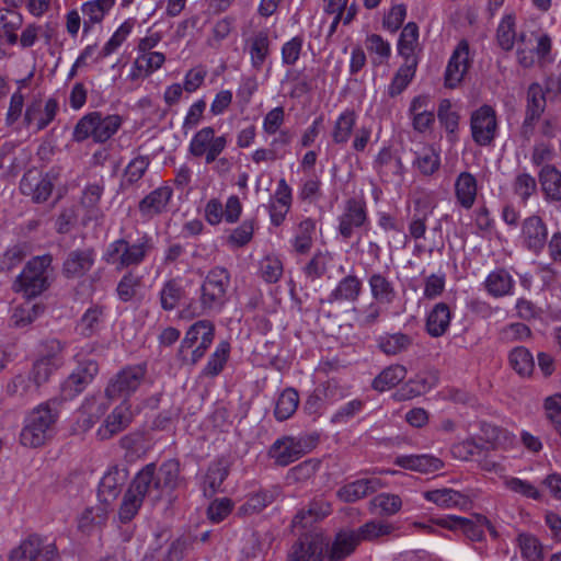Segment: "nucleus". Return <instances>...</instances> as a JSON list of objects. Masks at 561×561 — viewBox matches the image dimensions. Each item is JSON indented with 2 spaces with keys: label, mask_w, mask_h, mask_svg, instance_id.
I'll return each mask as SVG.
<instances>
[{
  "label": "nucleus",
  "mask_w": 561,
  "mask_h": 561,
  "mask_svg": "<svg viewBox=\"0 0 561 561\" xmlns=\"http://www.w3.org/2000/svg\"><path fill=\"white\" fill-rule=\"evenodd\" d=\"M58 400H48L35 407L25 417L20 433L24 447L37 448L46 444L55 432L59 419Z\"/></svg>",
  "instance_id": "obj_1"
},
{
  "label": "nucleus",
  "mask_w": 561,
  "mask_h": 561,
  "mask_svg": "<svg viewBox=\"0 0 561 561\" xmlns=\"http://www.w3.org/2000/svg\"><path fill=\"white\" fill-rule=\"evenodd\" d=\"M153 250V238L148 233H142L134 242L125 238L114 240L107 245L102 259L115 270L123 271L141 265Z\"/></svg>",
  "instance_id": "obj_2"
},
{
  "label": "nucleus",
  "mask_w": 561,
  "mask_h": 561,
  "mask_svg": "<svg viewBox=\"0 0 561 561\" xmlns=\"http://www.w3.org/2000/svg\"><path fill=\"white\" fill-rule=\"evenodd\" d=\"M231 285V275L224 266L211 267L202 282L199 288V310L193 316L220 312L228 301V290Z\"/></svg>",
  "instance_id": "obj_3"
},
{
  "label": "nucleus",
  "mask_w": 561,
  "mask_h": 561,
  "mask_svg": "<svg viewBox=\"0 0 561 561\" xmlns=\"http://www.w3.org/2000/svg\"><path fill=\"white\" fill-rule=\"evenodd\" d=\"M123 117L118 114L104 115L94 111L83 115L76 124L72 140L82 142L92 138L94 142L104 144L122 127Z\"/></svg>",
  "instance_id": "obj_4"
},
{
  "label": "nucleus",
  "mask_w": 561,
  "mask_h": 561,
  "mask_svg": "<svg viewBox=\"0 0 561 561\" xmlns=\"http://www.w3.org/2000/svg\"><path fill=\"white\" fill-rule=\"evenodd\" d=\"M53 257L49 254L34 256L24 266L14 283V290L32 298L42 294L48 287L47 271Z\"/></svg>",
  "instance_id": "obj_5"
},
{
  "label": "nucleus",
  "mask_w": 561,
  "mask_h": 561,
  "mask_svg": "<svg viewBox=\"0 0 561 561\" xmlns=\"http://www.w3.org/2000/svg\"><path fill=\"white\" fill-rule=\"evenodd\" d=\"M147 376V364L138 363L124 366L107 382L104 393L110 400H127L142 385Z\"/></svg>",
  "instance_id": "obj_6"
},
{
  "label": "nucleus",
  "mask_w": 561,
  "mask_h": 561,
  "mask_svg": "<svg viewBox=\"0 0 561 561\" xmlns=\"http://www.w3.org/2000/svg\"><path fill=\"white\" fill-rule=\"evenodd\" d=\"M227 146L228 137L226 135L218 136L214 127L205 126L192 136L187 152L196 159H203L206 164H211L226 150Z\"/></svg>",
  "instance_id": "obj_7"
},
{
  "label": "nucleus",
  "mask_w": 561,
  "mask_h": 561,
  "mask_svg": "<svg viewBox=\"0 0 561 561\" xmlns=\"http://www.w3.org/2000/svg\"><path fill=\"white\" fill-rule=\"evenodd\" d=\"M470 131L472 140L478 146H492L499 134L496 111L488 104L474 110L470 116Z\"/></svg>",
  "instance_id": "obj_8"
},
{
  "label": "nucleus",
  "mask_w": 561,
  "mask_h": 561,
  "mask_svg": "<svg viewBox=\"0 0 561 561\" xmlns=\"http://www.w3.org/2000/svg\"><path fill=\"white\" fill-rule=\"evenodd\" d=\"M337 231L344 240H350L355 230L368 222L367 205L364 197H351L345 201L337 217Z\"/></svg>",
  "instance_id": "obj_9"
},
{
  "label": "nucleus",
  "mask_w": 561,
  "mask_h": 561,
  "mask_svg": "<svg viewBox=\"0 0 561 561\" xmlns=\"http://www.w3.org/2000/svg\"><path fill=\"white\" fill-rule=\"evenodd\" d=\"M57 556L55 543L32 535L11 551L8 561H55Z\"/></svg>",
  "instance_id": "obj_10"
},
{
  "label": "nucleus",
  "mask_w": 561,
  "mask_h": 561,
  "mask_svg": "<svg viewBox=\"0 0 561 561\" xmlns=\"http://www.w3.org/2000/svg\"><path fill=\"white\" fill-rule=\"evenodd\" d=\"M520 244L535 255H539L548 241V226L539 215L526 217L520 225Z\"/></svg>",
  "instance_id": "obj_11"
},
{
  "label": "nucleus",
  "mask_w": 561,
  "mask_h": 561,
  "mask_svg": "<svg viewBox=\"0 0 561 561\" xmlns=\"http://www.w3.org/2000/svg\"><path fill=\"white\" fill-rule=\"evenodd\" d=\"M59 103L49 98L46 101L33 99L25 108L23 122L26 127H34L36 131L45 129L56 117Z\"/></svg>",
  "instance_id": "obj_12"
},
{
  "label": "nucleus",
  "mask_w": 561,
  "mask_h": 561,
  "mask_svg": "<svg viewBox=\"0 0 561 561\" xmlns=\"http://www.w3.org/2000/svg\"><path fill=\"white\" fill-rule=\"evenodd\" d=\"M324 539L320 534L301 535L290 547L287 561H323Z\"/></svg>",
  "instance_id": "obj_13"
},
{
  "label": "nucleus",
  "mask_w": 561,
  "mask_h": 561,
  "mask_svg": "<svg viewBox=\"0 0 561 561\" xmlns=\"http://www.w3.org/2000/svg\"><path fill=\"white\" fill-rule=\"evenodd\" d=\"M99 373V364L89 359L82 362L61 383V394L70 400L80 394Z\"/></svg>",
  "instance_id": "obj_14"
},
{
  "label": "nucleus",
  "mask_w": 561,
  "mask_h": 561,
  "mask_svg": "<svg viewBox=\"0 0 561 561\" xmlns=\"http://www.w3.org/2000/svg\"><path fill=\"white\" fill-rule=\"evenodd\" d=\"M374 169L383 183L401 185L405 168L401 158L390 148L383 147L374 160Z\"/></svg>",
  "instance_id": "obj_15"
},
{
  "label": "nucleus",
  "mask_w": 561,
  "mask_h": 561,
  "mask_svg": "<svg viewBox=\"0 0 561 561\" xmlns=\"http://www.w3.org/2000/svg\"><path fill=\"white\" fill-rule=\"evenodd\" d=\"M436 525L449 529L461 530L470 540L480 541L483 539V527L495 533L492 524L486 517H478L476 520L460 516L448 515L435 520Z\"/></svg>",
  "instance_id": "obj_16"
},
{
  "label": "nucleus",
  "mask_w": 561,
  "mask_h": 561,
  "mask_svg": "<svg viewBox=\"0 0 561 561\" xmlns=\"http://www.w3.org/2000/svg\"><path fill=\"white\" fill-rule=\"evenodd\" d=\"M244 51L249 54L251 67L261 71L271 55L270 31L262 28L245 37Z\"/></svg>",
  "instance_id": "obj_17"
},
{
  "label": "nucleus",
  "mask_w": 561,
  "mask_h": 561,
  "mask_svg": "<svg viewBox=\"0 0 561 561\" xmlns=\"http://www.w3.org/2000/svg\"><path fill=\"white\" fill-rule=\"evenodd\" d=\"M293 204V188L284 178L277 182V187L272 195L267 210L271 224L279 227L286 220L287 214L290 211Z\"/></svg>",
  "instance_id": "obj_18"
},
{
  "label": "nucleus",
  "mask_w": 561,
  "mask_h": 561,
  "mask_svg": "<svg viewBox=\"0 0 561 561\" xmlns=\"http://www.w3.org/2000/svg\"><path fill=\"white\" fill-rule=\"evenodd\" d=\"M54 188V183L48 174L36 170L27 171L20 182V191L35 203H43L48 199Z\"/></svg>",
  "instance_id": "obj_19"
},
{
  "label": "nucleus",
  "mask_w": 561,
  "mask_h": 561,
  "mask_svg": "<svg viewBox=\"0 0 561 561\" xmlns=\"http://www.w3.org/2000/svg\"><path fill=\"white\" fill-rule=\"evenodd\" d=\"M469 44L461 41L453 51L445 71V85L456 88L463 79L470 67Z\"/></svg>",
  "instance_id": "obj_20"
},
{
  "label": "nucleus",
  "mask_w": 561,
  "mask_h": 561,
  "mask_svg": "<svg viewBox=\"0 0 561 561\" xmlns=\"http://www.w3.org/2000/svg\"><path fill=\"white\" fill-rule=\"evenodd\" d=\"M133 420L130 404L127 400H123L106 416L103 424L99 427L96 435L100 439L106 440L123 432Z\"/></svg>",
  "instance_id": "obj_21"
},
{
  "label": "nucleus",
  "mask_w": 561,
  "mask_h": 561,
  "mask_svg": "<svg viewBox=\"0 0 561 561\" xmlns=\"http://www.w3.org/2000/svg\"><path fill=\"white\" fill-rule=\"evenodd\" d=\"M172 196L173 190L168 185L159 186L150 192L138 204V210L141 217L152 219L156 216L167 213Z\"/></svg>",
  "instance_id": "obj_22"
},
{
  "label": "nucleus",
  "mask_w": 561,
  "mask_h": 561,
  "mask_svg": "<svg viewBox=\"0 0 561 561\" xmlns=\"http://www.w3.org/2000/svg\"><path fill=\"white\" fill-rule=\"evenodd\" d=\"M156 465H146L133 479L129 488L138 495L148 497L153 504L161 500L162 493L159 488V481L156 478Z\"/></svg>",
  "instance_id": "obj_23"
},
{
  "label": "nucleus",
  "mask_w": 561,
  "mask_h": 561,
  "mask_svg": "<svg viewBox=\"0 0 561 561\" xmlns=\"http://www.w3.org/2000/svg\"><path fill=\"white\" fill-rule=\"evenodd\" d=\"M306 450L300 439L283 437L273 443L268 456L278 466H288L305 455Z\"/></svg>",
  "instance_id": "obj_24"
},
{
  "label": "nucleus",
  "mask_w": 561,
  "mask_h": 561,
  "mask_svg": "<svg viewBox=\"0 0 561 561\" xmlns=\"http://www.w3.org/2000/svg\"><path fill=\"white\" fill-rule=\"evenodd\" d=\"M108 404L101 398H85L76 414V430L79 432H88L96 422L105 414Z\"/></svg>",
  "instance_id": "obj_25"
},
{
  "label": "nucleus",
  "mask_w": 561,
  "mask_h": 561,
  "mask_svg": "<svg viewBox=\"0 0 561 561\" xmlns=\"http://www.w3.org/2000/svg\"><path fill=\"white\" fill-rule=\"evenodd\" d=\"M375 341L380 353L388 357H396L408 353L413 346L414 339L408 333L397 331L382 332Z\"/></svg>",
  "instance_id": "obj_26"
},
{
  "label": "nucleus",
  "mask_w": 561,
  "mask_h": 561,
  "mask_svg": "<svg viewBox=\"0 0 561 561\" xmlns=\"http://www.w3.org/2000/svg\"><path fill=\"white\" fill-rule=\"evenodd\" d=\"M363 290V282L355 274H348L342 277L336 286L327 297V302L333 304H354L358 300Z\"/></svg>",
  "instance_id": "obj_27"
},
{
  "label": "nucleus",
  "mask_w": 561,
  "mask_h": 561,
  "mask_svg": "<svg viewBox=\"0 0 561 561\" xmlns=\"http://www.w3.org/2000/svg\"><path fill=\"white\" fill-rule=\"evenodd\" d=\"M368 286L371 298L380 305L390 306L398 296V290L393 280L388 274L374 272L368 277Z\"/></svg>",
  "instance_id": "obj_28"
},
{
  "label": "nucleus",
  "mask_w": 561,
  "mask_h": 561,
  "mask_svg": "<svg viewBox=\"0 0 561 561\" xmlns=\"http://www.w3.org/2000/svg\"><path fill=\"white\" fill-rule=\"evenodd\" d=\"M164 62L165 55L163 53H140L133 61L128 79L133 82L144 80L159 70Z\"/></svg>",
  "instance_id": "obj_29"
},
{
  "label": "nucleus",
  "mask_w": 561,
  "mask_h": 561,
  "mask_svg": "<svg viewBox=\"0 0 561 561\" xmlns=\"http://www.w3.org/2000/svg\"><path fill=\"white\" fill-rule=\"evenodd\" d=\"M430 103L427 95H417L410 103L409 116L412 119L413 129L417 133L427 131L435 123L434 111L430 108Z\"/></svg>",
  "instance_id": "obj_30"
},
{
  "label": "nucleus",
  "mask_w": 561,
  "mask_h": 561,
  "mask_svg": "<svg viewBox=\"0 0 561 561\" xmlns=\"http://www.w3.org/2000/svg\"><path fill=\"white\" fill-rule=\"evenodd\" d=\"M538 181L546 202L561 203V171L556 165H542Z\"/></svg>",
  "instance_id": "obj_31"
},
{
  "label": "nucleus",
  "mask_w": 561,
  "mask_h": 561,
  "mask_svg": "<svg viewBox=\"0 0 561 561\" xmlns=\"http://www.w3.org/2000/svg\"><path fill=\"white\" fill-rule=\"evenodd\" d=\"M451 310L445 302H437L425 319V331L431 337H440L447 333L451 322Z\"/></svg>",
  "instance_id": "obj_32"
},
{
  "label": "nucleus",
  "mask_w": 561,
  "mask_h": 561,
  "mask_svg": "<svg viewBox=\"0 0 561 561\" xmlns=\"http://www.w3.org/2000/svg\"><path fill=\"white\" fill-rule=\"evenodd\" d=\"M393 463L403 469L420 473H433L444 467L442 459L428 454L398 456Z\"/></svg>",
  "instance_id": "obj_33"
},
{
  "label": "nucleus",
  "mask_w": 561,
  "mask_h": 561,
  "mask_svg": "<svg viewBox=\"0 0 561 561\" xmlns=\"http://www.w3.org/2000/svg\"><path fill=\"white\" fill-rule=\"evenodd\" d=\"M422 50L420 44V31L415 22H409L402 28L398 41V53L404 61H417V54Z\"/></svg>",
  "instance_id": "obj_34"
},
{
  "label": "nucleus",
  "mask_w": 561,
  "mask_h": 561,
  "mask_svg": "<svg viewBox=\"0 0 561 561\" xmlns=\"http://www.w3.org/2000/svg\"><path fill=\"white\" fill-rule=\"evenodd\" d=\"M381 486V482L377 478L359 479L341 486L336 496L344 503H353L376 492Z\"/></svg>",
  "instance_id": "obj_35"
},
{
  "label": "nucleus",
  "mask_w": 561,
  "mask_h": 561,
  "mask_svg": "<svg viewBox=\"0 0 561 561\" xmlns=\"http://www.w3.org/2000/svg\"><path fill=\"white\" fill-rule=\"evenodd\" d=\"M483 286L491 297L502 298L514 294L515 280L507 270L496 268L489 273Z\"/></svg>",
  "instance_id": "obj_36"
},
{
  "label": "nucleus",
  "mask_w": 561,
  "mask_h": 561,
  "mask_svg": "<svg viewBox=\"0 0 561 561\" xmlns=\"http://www.w3.org/2000/svg\"><path fill=\"white\" fill-rule=\"evenodd\" d=\"M454 191L456 201L462 208H472L478 195L477 178L470 172H460L455 180Z\"/></svg>",
  "instance_id": "obj_37"
},
{
  "label": "nucleus",
  "mask_w": 561,
  "mask_h": 561,
  "mask_svg": "<svg viewBox=\"0 0 561 561\" xmlns=\"http://www.w3.org/2000/svg\"><path fill=\"white\" fill-rule=\"evenodd\" d=\"M95 260L93 249H78L71 251L64 262V273L67 277H80L88 273Z\"/></svg>",
  "instance_id": "obj_38"
},
{
  "label": "nucleus",
  "mask_w": 561,
  "mask_h": 561,
  "mask_svg": "<svg viewBox=\"0 0 561 561\" xmlns=\"http://www.w3.org/2000/svg\"><path fill=\"white\" fill-rule=\"evenodd\" d=\"M327 546V561H344L358 546L356 536L352 530L339 531L331 545Z\"/></svg>",
  "instance_id": "obj_39"
},
{
  "label": "nucleus",
  "mask_w": 561,
  "mask_h": 561,
  "mask_svg": "<svg viewBox=\"0 0 561 561\" xmlns=\"http://www.w3.org/2000/svg\"><path fill=\"white\" fill-rule=\"evenodd\" d=\"M440 163V150L434 145H423L414 151L413 167L424 176L438 172Z\"/></svg>",
  "instance_id": "obj_40"
},
{
  "label": "nucleus",
  "mask_w": 561,
  "mask_h": 561,
  "mask_svg": "<svg viewBox=\"0 0 561 561\" xmlns=\"http://www.w3.org/2000/svg\"><path fill=\"white\" fill-rule=\"evenodd\" d=\"M230 471L229 461L224 458H217L210 462L204 478V492L206 495H214L221 491V485Z\"/></svg>",
  "instance_id": "obj_41"
},
{
  "label": "nucleus",
  "mask_w": 561,
  "mask_h": 561,
  "mask_svg": "<svg viewBox=\"0 0 561 561\" xmlns=\"http://www.w3.org/2000/svg\"><path fill=\"white\" fill-rule=\"evenodd\" d=\"M433 214V208L417 198L414 201L413 213L410 217L408 230L409 237L413 240H420L425 237L427 230V220Z\"/></svg>",
  "instance_id": "obj_42"
},
{
  "label": "nucleus",
  "mask_w": 561,
  "mask_h": 561,
  "mask_svg": "<svg viewBox=\"0 0 561 561\" xmlns=\"http://www.w3.org/2000/svg\"><path fill=\"white\" fill-rule=\"evenodd\" d=\"M316 233V221L312 218H305L294 228V236L290 240L291 247L298 254H307L313 245Z\"/></svg>",
  "instance_id": "obj_43"
},
{
  "label": "nucleus",
  "mask_w": 561,
  "mask_h": 561,
  "mask_svg": "<svg viewBox=\"0 0 561 561\" xmlns=\"http://www.w3.org/2000/svg\"><path fill=\"white\" fill-rule=\"evenodd\" d=\"M116 0H91L81 7L83 32L88 33L94 24L103 21Z\"/></svg>",
  "instance_id": "obj_44"
},
{
  "label": "nucleus",
  "mask_w": 561,
  "mask_h": 561,
  "mask_svg": "<svg viewBox=\"0 0 561 561\" xmlns=\"http://www.w3.org/2000/svg\"><path fill=\"white\" fill-rule=\"evenodd\" d=\"M423 496L442 508L466 507L469 504L467 495L447 488L426 491Z\"/></svg>",
  "instance_id": "obj_45"
},
{
  "label": "nucleus",
  "mask_w": 561,
  "mask_h": 561,
  "mask_svg": "<svg viewBox=\"0 0 561 561\" xmlns=\"http://www.w3.org/2000/svg\"><path fill=\"white\" fill-rule=\"evenodd\" d=\"M105 322V308L99 305H93L85 310L80 318L77 330L79 334L90 337L99 333Z\"/></svg>",
  "instance_id": "obj_46"
},
{
  "label": "nucleus",
  "mask_w": 561,
  "mask_h": 561,
  "mask_svg": "<svg viewBox=\"0 0 561 561\" xmlns=\"http://www.w3.org/2000/svg\"><path fill=\"white\" fill-rule=\"evenodd\" d=\"M364 43L373 67L388 64L391 56V44L387 39L379 34H369Z\"/></svg>",
  "instance_id": "obj_47"
},
{
  "label": "nucleus",
  "mask_w": 561,
  "mask_h": 561,
  "mask_svg": "<svg viewBox=\"0 0 561 561\" xmlns=\"http://www.w3.org/2000/svg\"><path fill=\"white\" fill-rule=\"evenodd\" d=\"M356 121L357 115L354 110H344L334 122L331 131L332 141L336 145H345L352 136Z\"/></svg>",
  "instance_id": "obj_48"
},
{
  "label": "nucleus",
  "mask_w": 561,
  "mask_h": 561,
  "mask_svg": "<svg viewBox=\"0 0 561 561\" xmlns=\"http://www.w3.org/2000/svg\"><path fill=\"white\" fill-rule=\"evenodd\" d=\"M156 478L157 481H159V488L162 494L164 490L173 492L183 482L180 476V462L175 459L164 461L158 472H156Z\"/></svg>",
  "instance_id": "obj_49"
},
{
  "label": "nucleus",
  "mask_w": 561,
  "mask_h": 561,
  "mask_svg": "<svg viewBox=\"0 0 561 561\" xmlns=\"http://www.w3.org/2000/svg\"><path fill=\"white\" fill-rule=\"evenodd\" d=\"M107 517V510L103 505L87 507L78 518V528L82 533L90 535L104 526Z\"/></svg>",
  "instance_id": "obj_50"
},
{
  "label": "nucleus",
  "mask_w": 561,
  "mask_h": 561,
  "mask_svg": "<svg viewBox=\"0 0 561 561\" xmlns=\"http://www.w3.org/2000/svg\"><path fill=\"white\" fill-rule=\"evenodd\" d=\"M407 377V368L400 364H392L380 371L373 380V388L379 392L396 387Z\"/></svg>",
  "instance_id": "obj_51"
},
{
  "label": "nucleus",
  "mask_w": 561,
  "mask_h": 561,
  "mask_svg": "<svg viewBox=\"0 0 561 561\" xmlns=\"http://www.w3.org/2000/svg\"><path fill=\"white\" fill-rule=\"evenodd\" d=\"M207 336H215L214 324L208 320H199L195 322L186 331L185 336L181 342L179 355H183L186 348H192L195 344H198L201 341H203L204 337Z\"/></svg>",
  "instance_id": "obj_52"
},
{
  "label": "nucleus",
  "mask_w": 561,
  "mask_h": 561,
  "mask_svg": "<svg viewBox=\"0 0 561 561\" xmlns=\"http://www.w3.org/2000/svg\"><path fill=\"white\" fill-rule=\"evenodd\" d=\"M416 67L417 61H404V64L399 67L387 88V93L390 98L400 95L408 88L415 76Z\"/></svg>",
  "instance_id": "obj_53"
},
{
  "label": "nucleus",
  "mask_w": 561,
  "mask_h": 561,
  "mask_svg": "<svg viewBox=\"0 0 561 561\" xmlns=\"http://www.w3.org/2000/svg\"><path fill=\"white\" fill-rule=\"evenodd\" d=\"M136 26V20L129 18L125 20L117 30L113 33L110 39L104 44L99 53L100 58H106L115 53L123 43L128 38Z\"/></svg>",
  "instance_id": "obj_54"
},
{
  "label": "nucleus",
  "mask_w": 561,
  "mask_h": 561,
  "mask_svg": "<svg viewBox=\"0 0 561 561\" xmlns=\"http://www.w3.org/2000/svg\"><path fill=\"white\" fill-rule=\"evenodd\" d=\"M333 260L334 256L329 251H317L304 266V274L311 280L319 279L328 272Z\"/></svg>",
  "instance_id": "obj_55"
},
{
  "label": "nucleus",
  "mask_w": 561,
  "mask_h": 561,
  "mask_svg": "<svg viewBox=\"0 0 561 561\" xmlns=\"http://www.w3.org/2000/svg\"><path fill=\"white\" fill-rule=\"evenodd\" d=\"M122 482L123 479L117 468L108 470L101 479L99 485V496L101 500L107 504L114 501L121 492Z\"/></svg>",
  "instance_id": "obj_56"
},
{
  "label": "nucleus",
  "mask_w": 561,
  "mask_h": 561,
  "mask_svg": "<svg viewBox=\"0 0 561 561\" xmlns=\"http://www.w3.org/2000/svg\"><path fill=\"white\" fill-rule=\"evenodd\" d=\"M299 404L298 391L294 388H286L278 397L274 415L278 421L288 420L297 410Z\"/></svg>",
  "instance_id": "obj_57"
},
{
  "label": "nucleus",
  "mask_w": 561,
  "mask_h": 561,
  "mask_svg": "<svg viewBox=\"0 0 561 561\" xmlns=\"http://www.w3.org/2000/svg\"><path fill=\"white\" fill-rule=\"evenodd\" d=\"M394 530V527L386 522L369 520L362 525L357 530H352L356 536L358 545L362 541H373L382 536H388Z\"/></svg>",
  "instance_id": "obj_58"
},
{
  "label": "nucleus",
  "mask_w": 561,
  "mask_h": 561,
  "mask_svg": "<svg viewBox=\"0 0 561 561\" xmlns=\"http://www.w3.org/2000/svg\"><path fill=\"white\" fill-rule=\"evenodd\" d=\"M230 355V344L221 341L215 352L210 355L207 364L203 368L202 374L206 377H216L225 368Z\"/></svg>",
  "instance_id": "obj_59"
},
{
  "label": "nucleus",
  "mask_w": 561,
  "mask_h": 561,
  "mask_svg": "<svg viewBox=\"0 0 561 561\" xmlns=\"http://www.w3.org/2000/svg\"><path fill=\"white\" fill-rule=\"evenodd\" d=\"M510 364L512 368L523 377L530 376L535 368L534 357L524 346L515 347L510 353Z\"/></svg>",
  "instance_id": "obj_60"
},
{
  "label": "nucleus",
  "mask_w": 561,
  "mask_h": 561,
  "mask_svg": "<svg viewBox=\"0 0 561 561\" xmlns=\"http://www.w3.org/2000/svg\"><path fill=\"white\" fill-rule=\"evenodd\" d=\"M515 26V14L508 13L502 18L496 31L497 43L502 49L511 50L513 48L516 39Z\"/></svg>",
  "instance_id": "obj_61"
},
{
  "label": "nucleus",
  "mask_w": 561,
  "mask_h": 561,
  "mask_svg": "<svg viewBox=\"0 0 561 561\" xmlns=\"http://www.w3.org/2000/svg\"><path fill=\"white\" fill-rule=\"evenodd\" d=\"M297 196L302 203L312 204L318 202L322 197L321 179L316 174L304 178L300 182Z\"/></svg>",
  "instance_id": "obj_62"
},
{
  "label": "nucleus",
  "mask_w": 561,
  "mask_h": 561,
  "mask_svg": "<svg viewBox=\"0 0 561 561\" xmlns=\"http://www.w3.org/2000/svg\"><path fill=\"white\" fill-rule=\"evenodd\" d=\"M274 501V496L268 491H260L250 494L245 502L239 507L238 514L249 516L257 514Z\"/></svg>",
  "instance_id": "obj_63"
},
{
  "label": "nucleus",
  "mask_w": 561,
  "mask_h": 561,
  "mask_svg": "<svg viewBox=\"0 0 561 561\" xmlns=\"http://www.w3.org/2000/svg\"><path fill=\"white\" fill-rule=\"evenodd\" d=\"M183 288L178 279L167 280L160 291V304L163 310H173L182 298Z\"/></svg>",
  "instance_id": "obj_64"
}]
</instances>
